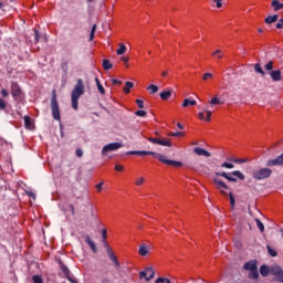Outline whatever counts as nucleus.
I'll return each instance as SVG.
<instances>
[{
    "instance_id": "1",
    "label": "nucleus",
    "mask_w": 283,
    "mask_h": 283,
    "mask_svg": "<svg viewBox=\"0 0 283 283\" xmlns=\"http://www.w3.org/2000/svg\"><path fill=\"white\" fill-rule=\"evenodd\" d=\"M127 156H153L154 158H157L159 163H164V165H168L169 167H182V164L180 161L167 159V156L149 151V150H129L126 153Z\"/></svg>"
},
{
    "instance_id": "2",
    "label": "nucleus",
    "mask_w": 283,
    "mask_h": 283,
    "mask_svg": "<svg viewBox=\"0 0 283 283\" xmlns=\"http://www.w3.org/2000/svg\"><path fill=\"white\" fill-rule=\"evenodd\" d=\"M85 94V84H83V80H77L72 93H71V103L73 109H78V98Z\"/></svg>"
},
{
    "instance_id": "3",
    "label": "nucleus",
    "mask_w": 283,
    "mask_h": 283,
    "mask_svg": "<svg viewBox=\"0 0 283 283\" xmlns=\"http://www.w3.org/2000/svg\"><path fill=\"white\" fill-rule=\"evenodd\" d=\"M216 176H221V178H226L229 182H238V179L244 180V174L240 170H233L232 172H216Z\"/></svg>"
},
{
    "instance_id": "4",
    "label": "nucleus",
    "mask_w": 283,
    "mask_h": 283,
    "mask_svg": "<svg viewBox=\"0 0 283 283\" xmlns=\"http://www.w3.org/2000/svg\"><path fill=\"white\" fill-rule=\"evenodd\" d=\"M51 112L54 120H61V111L59 109V101L56 99V91L52 92Z\"/></svg>"
},
{
    "instance_id": "5",
    "label": "nucleus",
    "mask_w": 283,
    "mask_h": 283,
    "mask_svg": "<svg viewBox=\"0 0 283 283\" xmlns=\"http://www.w3.org/2000/svg\"><path fill=\"white\" fill-rule=\"evenodd\" d=\"M273 174V170L270 168H261L253 172L254 180H264L266 178H271V175Z\"/></svg>"
},
{
    "instance_id": "6",
    "label": "nucleus",
    "mask_w": 283,
    "mask_h": 283,
    "mask_svg": "<svg viewBox=\"0 0 283 283\" xmlns=\"http://www.w3.org/2000/svg\"><path fill=\"white\" fill-rule=\"evenodd\" d=\"M140 280L145 277L146 282H149L150 280H154L156 277V272L154 271V268H146L145 271H142L139 273Z\"/></svg>"
},
{
    "instance_id": "7",
    "label": "nucleus",
    "mask_w": 283,
    "mask_h": 283,
    "mask_svg": "<svg viewBox=\"0 0 283 283\" xmlns=\"http://www.w3.org/2000/svg\"><path fill=\"white\" fill-rule=\"evenodd\" d=\"M123 147V144L116 142V143H111L108 145H105L102 149V154H109V151H116L117 149H120Z\"/></svg>"
},
{
    "instance_id": "8",
    "label": "nucleus",
    "mask_w": 283,
    "mask_h": 283,
    "mask_svg": "<svg viewBox=\"0 0 283 283\" xmlns=\"http://www.w3.org/2000/svg\"><path fill=\"white\" fill-rule=\"evenodd\" d=\"M23 94V91L21 90V86L17 82H11V95L13 96L14 101L17 98L21 97Z\"/></svg>"
},
{
    "instance_id": "9",
    "label": "nucleus",
    "mask_w": 283,
    "mask_h": 283,
    "mask_svg": "<svg viewBox=\"0 0 283 283\" xmlns=\"http://www.w3.org/2000/svg\"><path fill=\"white\" fill-rule=\"evenodd\" d=\"M272 275H274L276 282L283 283V271L280 265H272Z\"/></svg>"
},
{
    "instance_id": "10",
    "label": "nucleus",
    "mask_w": 283,
    "mask_h": 283,
    "mask_svg": "<svg viewBox=\"0 0 283 283\" xmlns=\"http://www.w3.org/2000/svg\"><path fill=\"white\" fill-rule=\"evenodd\" d=\"M266 167H283V153L274 159H269Z\"/></svg>"
},
{
    "instance_id": "11",
    "label": "nucleus",
    "mask_w": 283,
    "mask_h": 283,
    "mask_svg": "<svg viewBox=\"0 0 283 283\" xmlns=\"http://www.w3.org/2000/svg\"><path fill=\"white\" fill-rule=\"evenodd\" d=\"M213 182H214L217 189L222 193V196H227V191H224L222 189H229V186H227V184H224V181L218 179V177H213Z\"/></svg>"
},
{
    "instance_id": "12",
    "label": "nucleus",
    "mask_w": 283,
    "mask_h": 283,
    "mask_svg": "<svg viewBox=\"0 0 283 283\" xmlns=\"http://www.w3.org/2000/svg\"><path fill=\"white\" fill-rule=\"evenodd\" d=\"M111 262H114L115 264V271H117V273L120 275V277H123V273H125V270L123 268H120V262H118V258L115 256V254H113L112 256H108Z\"/></svg>"
},
{
    "instance_id": "13",
    "label": "nucleus",
    "mask_w": 283,
    "mask_h": 283,
    "mask_svg": "<svg viewBox=\"0 0 283 283\" xmlns=\"http://www.w3.org/2000/svg\"><path fill=\"white\" fill-rule=\"evenodd\" d=\"M111 262H114L115 264V271H117V273L120 275V277H123V273H125V270L123 268H120V262H118V258L115 256V254H113L112 256H108Z\"/></svg>"
},
{
    "instance_id": "14",
    "label": "nucleus",
    "mask_w": 283,
    "mask_h": 283,
    "mask_svg": "<svg viewBox=\"0 0 283 283\" xmlns=\"http://www.w3.org/2000/svg\"><path fill=\"white\" fill-rule=\"evenodd\" d=\"M260 274L263 277H269V275H273V266H269L266 264H263L260 266Z\"/></svg>"
},
{
    "instance_id": "15",
    "label": "nucleus",
    "mask_w": 283,
    "mask_h": 283,
    "mask_svg": "<svg viewBox=\"0 0 283 283\" xmlns=\"http://www.w3.org/2000/svg\"><path fill=\"white\" fill-rule=\"evenodd\" d=\"M193 154H197V156H205L206 158H211V153L205 148L195 147Z\"/></svg>"
},
{
    "instance_id": "16",
    "label": "nucleus",
    "mask_w": 283,
    "mask_h": 283,
    "mask_svg": "<svg viewBox=\"0 0 283 283\" xmlns=\"http://www.w3.org/2000/svg\"><path fill=\"white\" fill-rule=\"evenodd\" d=\"M243 269L245 271H255V269H258V261L252 260V261L244 263Z\"/></svg>"
},
{
    "instance_id": "17",
    "label": "nucleus",
    "mask_w": 283,
    "mask_h": 283,
    "mask_svg": "<svg viewBox=\"0 0 283 283\" xmlns=\"http://www.w3.org/2000/svg\"><path fill=\"white\" fill-rule=\"evenodd\" d=\"M270 76L274 82L282 81V71L280 70L271 71Z\"/></svg>"
},
{
    "instance_id": "18",
    "label": "nucleus",
    "mask_w": 283,
    "mask_h": 283,
    "mask_svg": "<svg viewBox=\"0 0 283 283\" xmlns=\"http://www.w3.org/2000/svg\"><path fill=\"white\" fill-rule=\"evenodd\" d=\"M171 94H174V92L171 90H166L163 91L159 96L161 98V101H169V98H171Z\"/></svg>"
},
{
    "instance_id": "19",
    "label": "nucleus",
    "mask_w": 283,
    "mask_h": 283,
    "mask_svg": "<svg viewBox=\"0 0 283 283\" xmlns=\"http://www.w3.org/2000/svg\"><path fill=\"white\" fill-rule=\"evenodd\" d=\"M274 12H279V10H283V3L280 2L279 0H273L271 3Z\"/></svg>"
},
{
    "instance_id": "20",
    "label": "nucleus",
    "mask_w": 283,
    "mask_h": 283,
    "mask_svg": "<svg viewBox=\"0 0 283 283\" xmlns=\"http://www.w3.org/2000/svg\"><path fill=\"white\" fill-rule=\"evenodd\" d=\"M85 242L86 244H88V247H91L93 253H96V251H98V249L96 248V243H94V241L90 238V235H86Z\"/></svg>"
},
{
    "instance_id": "21",
    "label": "nucleus",
    "mask_w": 283,
    "mask_h": 283,
    "mask_svg": "<svg viewBox=\"0 0 283 283\" xmlns=\"http://www.w3.org/2000/svg\"><path fill=\"white\" fill-rule=\"evenodd\" d=\"M138 253H139V255L145 258V255H147V253H149V247H147V244H142L139 247Z\"/></svg>"
},
{
    "instance_id": "22",
    "label": "nucleus",
    "mask_w": 283,
    "mask_h": 283,
    "mask_svg": "<svg viewBox=\"0 0 283 283\" xmlns=\"http://www.w3.org/2000/svg\"><path fill=\"white\" fill-rule=\"evenodd\" d=\"M60 269L62 273H64L65 277H70V269L63 264V262H60Z\"/></svg>"
},
{
    "instance_id": "23",
    "label": "nucleus",
    "mask_w": 283,
    "mask_h": 283,
    "mask_svg": "<svg viewBox=\"0 0 283 283\" xmlns=\"http://www.w3.org/2000/svg\"><path fill=\"white\" fill-rule=\"evenodd\" d=\"M248 277H250V280H258V277H260V272H258V268L250 271Z\"/></svg>"
},
{
    "instance_id": "24",
    "label": "nucleus",
    "mask_w": 283,
    "mask_h": 283,
    "mask_svg": "<svg viewBox=\"0 0 283 283\" xmlns=\"http://www.w3.org/2000/svg\"><path fill=\"white\" fill-rule=\"evenodd\" d=\"M189 105H198V102H196V99L189 98L184 99L182 107H189Z\"/></svg>"
},
{
    "instance_id": "25",
    "label": "nucleus",
    "mask_w": 283,
    "mask_h": 283,
    "mask_svg": "<svg viewBox=\"0 0 283 283\" xmlns=\"http://www.w3.org/2000/svg\"><path fill=\"white\" fill-rule=\"evenodd\" d=\"M277 19H279L277 14L269 15L268 18H265V23L268 24L275 23Z\"/></svg>"
},
{
    "instance_id": "26",
    "label": "nucleus",
    "mask_w": 283,
    "mask_h": 283,
    "mask_svg": "<svg viewBox=\"0 0 283 283\" xmlns=\"http://www.w3.org/2000/svg\"><path fill=\"white\" fill-rule=\"evenodd\" d=\"M95 83L99 94H105V87H103V85L101 84V80H98V77H95Z\"/></svg>"
},
{
    "instance_id": "27",
    "label": "nucleus",
    "mask_w": 283,
    "mask_h": 283,
    "mask_svg": "<svg viewBox=\"0 0 283 283\" xmlns=\"http://www.w3.org/2000/svg\"><path fill=\"white\" fill-rule=\"evenodd\" d=\"M103 69L107 72L109 70H112V67H114V65L112 63H109V60H103Z\"/></svg>"
},
{
    "instance_id": "28",
    "label": "nucleus",
    "mask_w": 283,
    "mask_h": 283,
    "mask_svg": "<svg viewBox=\"0 0 283 283\" xmlns=\"http://www.w3.org/2000/svg\"><path fill=\"white\" fill-rule=\"evenodd\" d=\"M266 250L269 255H271V258H277V251L273 250V248H271V245H266Z\"/></svg>"
},
{
    "instance_id": "29",
    "label": "nucleus",
    "mask_w": 283,
    "mask_h": 283,
    "mask_svg": "<svg viewBox=\"0 0 283 283\" xmlns=\"http://www.w3.org/2000/svg\"><path fill=\"white\" fill-rule=\"evenodd\" d=\"M136 187H143L145 185V177H138L135 179Z\"/></svg>"
},
{
    "instance_id": "30",
    "label": "nucleus",
    "mask_w": 283,
    "mask_h": 283,
    "mask_svg": "<svg viewBox=\"0 0 283 283\" xmlns=\"http://www.w3.org/2000/svg\"><path fill=\"white\" fill-rule=\"evenodd\" d=\"M148 92L150 94H156L158 93V86L157 85H154V84H150L148 87H147Z\"/></svg>"
},
{
    "instance_id": "31",
    "label": "nucleus",
    "mask_w": 283,
    "mask_h": 283,
    "mask_svg": "<svg viewBox=\"0 0 283 283\" xmlns=\"http://www.w3.org/2000/svg\"><path fill=\"white\" fill-rule=\"evenodd\" d=\"M256 227L261 233H264V223L261 222L260 219L255 218Z\"/></svg>"
},
{
    "instance_id": "32",
    "label": "nucleus",
    "mask_w": 283,
    "mask_h": 283,
    "mask_svg": "<svg viewBox=\"0 0 283 283\" xmlns=\"http://www.w3.org/2000/svg\"><path fill=\"white\" fill-rule=\"evenodd\" d=\"M126 51H127V46H125V44H119V49L116 51V54H118V56H120Z\"/></svg>"
},
{
    "instance_id": "33",
    "label": "nucleus",
    "mask_w": 283,
    "mask_h": 283,
    "mask_svg": "<svg viewBox=\"0 0 283 283\" xmlns=\"http://www.w3.org/2000/svg\"><path fill=\"white\" fill-rule=\"evenodd\" d=\"M132 87H134V84L132 82H126V86L124 87L125 94H129Z\"/></svg>"
},
{
    "instance_id": "34",
    "label": "nucleus",
    "mask_w": 283,
    "mask_h": 283,
    "mask_svg": "<svg viewBox=\"0 0 283 283\" xmlns=\"http://www.w3.org/2000/svg\"><path fill=\"white\" fill-rule=\"evenodd\" d=\"M254 72H256L258 74H261L262 76H264V70H262V66L260 64H255L254 65Z\"/></svg>"
},
{
    "instance_id": "35",
    "label": "nucleus",
    "mask_w": 283,
    "mask_h": 283,
    "mask_svg": "<svg viewBox=\"0 0 283 283\" xmlns=\"http://www.w3.org/2000/svg\"><path fill=\"white\" fill-rule=\"evenodd\" d=\"M24 125L27 128L32 127V118L30 116H24Z\"/></svg>"
},
{
    "instance_id": "36",
    "label": "nucleus",
    "mask_w": 283,
    "mask_h": 283,
    "mask_svg": "<svg viewBox=\"0 0 283 283\" xmlns=\"http://www.w3.org/2000/svg\"><path fill=\"white\" fill-rule=\"evenodd\" d=\"M32 282L33 283H43V277H41V275L35 274L32 276Z\"/></svg>"
},
{
    "instance_id": "37",
    "label": "nucleus",
    "mask_w": 283,
    "mask_h": 283,
    "mask_svg": "<svg viewBox=\"0 0 283 283\" xmlns=\"http://www.w3.org/2000/svg\"><path fill=\"white\" fill-rule=\"evenodd\" d=\"M33 31H34V43H39V41H41V33L36 29H34Z\"/></svg>"
},
{
    "instance_id": "38",
    "label": "nucleus",
    "mask_w": 283,
    "mask_h": 283,
    "mask_svg": "<svg viewBox=\"0 0 283 283\" xmlns=\"http://www.w3.org/2000/svg\"><path fill=\"white\" fill-rule=\"evenodd\" d=\"M229 197H230V206H231V209H235V197H233V193H229Z\"/></svg>"
},
{
    "instance_id": "39",
    "label": "nucleus",
    "mask_w": 283,
    "mask_h": 283,
    "mask_svg": "<svg viewBox=\"0 0 283 283\" xmlns=\"http://www.w3.org/2000/svg\"><path fill=\"white\" fill-rule=\"evenodd\" d=\"M209 103L210 105H222V102H220V98H218V96L213 97Z\"/></svg>"
},
{
    "instance_id": "40",
    "label": "nucleus",
    "mask_w": 283,
    "mask_h": 283,
    "mask_svg": "<svg viewBox=\"0 0 283 283\" xmlns=\"http://www.w3.org/2000/svg\"><path fill=\"white\" fill-rule=\"evenodd\" d=\"M161 147H171V142H167L165 139H159V144Z\"/></svg>"
},
{
    "instance_id": "41",
    "label": "nucleus",
    "mask_w": 283,
    "mask_h": 283,
    "mask_svg": "<svg viewBox=\"0 0 283 283\" xmlns=\"http://www.w3.org/2000/svg\"><path fill=\"white\" fill-rule=\"evenodd\" d=\"M94 34H96V24L92 27L88 41H94Z\"/></svg>"
},
{
    "instance_id": "42",
    "label": "nucleus",
    "mask_w": 283,
    "mask_h": 283,
    "mask_svg": "<svg viewBox=\"0 0 283 283\" xmlns=\"http://www.w3.org/2000/svg\"><path fill=\"white\" fill-rule=\"evenodd\" d=\"M212 56H218V59H222L224 55H222V50H216L212 53Z\"/></svg>"
},
{
    "instance_id": "43",
    "label": "nucleus",
    "mask_w": 283,
    "mask_h": 283,
    "mask_svg": "<svg viewBox=\"0 0 283 283\" xmlns=\"http://www.w3.org/2000/svg\"><path fill=\"white\" fill-rule=\"evenodd\" d=\"M221 167L226 168V169H233V167H235L233 164L230 163H223L221 164Z\"/></svg>"
},
{
    "instance_id": "44",
    "label": "nucleus",
    "mask_w": 283,
    "mask_h": 283,
    "mask_svg": "<svg viewBox=\"0 0 283 283\" xmlns=\"http://www.w3.org/2000/svg\"><path fill=\"white\" fill-rule=\"evenodd\" d=\"M205 112L207 114L205 120L207 123H209V120H211V116H212L213 113H211V111H209V109H206Z\"/></svg>"
},
{
    "instance_id": "45",
    "label": "nucleus",
    "mask_w": 283,
    "mask_h": 283,
    "mask_svg": "<svg viewBox=\"0 0 283 283\" xmlns=\"http://www.w3.org/2000/svg\"><path fill=\"white\" fill-rule=\"evenodd\" d=\"M135 116L145 117V116H147V112L146 111H136Z\"/></svg>"
},
{
    "instance_id": "46",
    "label": "nucleus",
    "mask_w": 283,
    "mask_h": 283,
    "mask_svg": "<svg viewBox=\"0 0 283 283\" xmlns=\"http://www.w3.org/2000/svg\"><path fill=\"white\" fill-rule=\"evenodd\" d=\"M136 105L139 109H143L145 107V102L143 99H136Z\"/></svg>"
},
{
    "instance_id": "47",
    "label": "nucleus",
    "mask_w": 283,
    "mask_h": 283,
    "mask_svg": "<svg viewBox=\"0 0 283 283\" xmlns=\"http://www.w3.org/2000/svg\"><path fill=\"white\" fill-rule=\"evenodd\" d=\"M265 70H268V72H271L273 70V61H270L265 64Z\"/></svg>"
},
{
    "instance_id": "48",
    "label": "nucleus",
    "mask_w": 283,
    "mask_h": 283,
    "mask_svg": "<svg viewBox=\"0 0 283 283\" xmlns=\"http://www.w3.org/2000/svg\"><path fill=\"white\" fill-rule=\"evenodd\" d=\"M105 185V182H99V184H97L96 186H95V188H96V190H97V192L98 193H101V191H103V186Z\"/></svg>"
},
{
    "instance_id": "49",
    "label": "nucleus",
    "mask_w": 283,
    "mask_h": 283,
    "mask_svg": "<svg viewBox=\"0 0 283 283\" xmlns=\"http://www.w3.org/2000/svg\"><path fill=\"white\" fill-rule=\"evenodd\" d=\"M209 78H213V74H211V73L203 74V76H202L203 81H209Z\"/></svg>"
},
{
    "instance_id": "50",
    "label": "nucleus",
    "mask_w": 283,
    "mask_h": 283,
    "mask_svg": "<svg viewBox=\"0 0 283 283\" xmlns=\"http://www.w3.org/2000/svg\"><path fill=\"white\" fill-rule=\"evenodd\" d=\"M159 140H160V139L154 138V137H149V138H148V142H149V143H153L154 145H158V144H159Z\"/></svg>"
},
{
    "instance_id": "51",
    "label": "nucleus",
    "mask_w": 283,
    "mask_h": 283,
    "mask_svg": "<svg viewBox=\"0 0 283 283\" xmlns=\"http://www.w3.org/2000/svg\"><path fill=\"white\" fill-rule=\"evenodd\" d=\"M75 154H76L77 158H83V149L77 148V149L75 150Z\"/></svg>"
},
{
    "instance_id": "52",
    "label": "nucleus",
    "mask_w": 283,
    "mask_h": 283,
    "mask_svg": "<svg viewBox=\"0 0 283 283\" xmlns=\"http://www.w3.org/2000/svg\"><path fill=\"white\" fill-rule=\"evenodd\" d=\"M232 163H237L238 165L242 163H249V159H233Z\"/></svg>"
},
{
    "instance_id": "53",
    "label": "nucleus",
    "mask_w": 283,
    "mask_h": 283,
    "mask_svg": "<svg viewBox=\"0 0 283 283\" xmlns=\"http://www.w3.org/2000/svg\"><path fill=\"white\" fill-rule=\"evenodd\" d=\"M283 28V19H280L279 22L276 23V30H282Z\"/></svg>"
},
{
    "instance_id": "54",
    "label": "nucleus",
    "mask_w": 283,
    "mask_h": 283,
    "mask_svg": "<svg viewBox=\"0 0 283 283\" xmlns=\"http://www.w3.org/2000/svg\"><path fill=\"white\" fill-rule=\"evenodd\" d=\"M6 107H7L6 101H3V99L0 97V109H6Z\"/></svg>"
},
{
    "instance_id": "55",
    "label": "nucleus",
    "mask_w": 283,
    "mask_h": 283,
    "mask_svg": "<svg viewBox=\"0 0 283 283\" xmlns=\"http://www.w3.org/2000/svg\"><path fill=\"white\" fill-rule=\"evenodd\" d=\"M1 95H2L3 98H8L9 93H8V91L6 88H2L1 90Z\"/></svg>"
},
{
    "instance_id": "56",
    "label": "nucleus",
    "mask_w": 283,
    "mask_h": 283,
    "mask_svg": "<svg viewBox=\"0 0 283 283\" xmlns=\"http://www.w3.org/2000/svg\"><path fill=\"white\" fill-rule=\"evenodd\" d=\"M169 136H185V133H182V132H175V133H170Z\"/></svg>"
},
{
    "instance_id": "57",
    "label": "nucleus",
    "mask_w": 283,
    "mask_h": 283,
    "mask_svg": "<svg viewBox=\"0 0 283 283\" xmlns=\"http://www.w3.org/2000/svg\"><path fill=\"white\" fill-rule=\"evenodd\" d=\"M213 3H216L217 8H222V0H213Z\"/></svg>"
},
{
    "instance_id": "58",
    "label": "nucleus",
    "mask_w": 283,
    "mask_h": 283,
    "mask_svg": "<svg viewBox=\"0 0 283 283\" xmlns=\"http://www.w3.org/2000/svg\"><path fill=\"white\" fill-rule=\"evenodd\" d=\"M102 238H103V240H107V230L106 229L102 230Z\"/></svg>"
},
{
    "instance_id": "59",
    "label": "nucleus",
    "mask_w": 283,
    "mask_h": 283,
    "mask_svg": "<svg viewBox=\"0 0 283 283\" xmlns=\"http://www.w3.org/2000/svg\"><path fill=\"white\" fill-rule=\"evenodd\" d=\"M198 118H199V120H205V113L203 112H200V113H198Z\"/></svg>"
},
{
    "instance_id": "60",
    "label": "nucleus",
    "mask_w": 283,
    "mask_h": 283,
    "mask_svg": "<svg viewBox=\"0 0 283 283\" xmlns=\"http://www.w3.org/2000/svg\"><path fill=\"white\" fill-rule=\"evenodd\" d=\"M106 251H107L108 258H112V255H114V250H112V248H108V250Z\"/></svg>"
},
{
    "instance_id": "61",
    "label": "nucleus",
    "mask_w": 283,
    "mask_h": 283,
    "mask_svg": "<svg viewBox=\"0 0 283 283\" xmlns=\"http://www.w3.org/2000/svg\"><path fill=\"white\" fill-rule=\"evenodd\" d=\"M123 169H124L123 165H116L115 166L116 171H123Z\"/></svg>"
},
{
    "instance_id": "62",
    "label": "nucleus",
    "mask_w": 283,
    "mask_h": 283,
    "mask_svg": "<svg viewBox=\"0 0 283 283\" xmlns=\"http://www.w3.org/2000/svg\"><path fill=\"white\" fill-rule=\"evenodd\" d=\"M165 277H158L156 279L155 283H165Z\"/></svg>"
},
{
    "instance_id": "63",
    "label": "nucleus",
    "mask_w": 283,
    "mask_h": 283,
    "mask_svg": "<svg viewBox=\"0 0 283 283\" xmlns=\"http://www.w3.org/2000/svg\"><path fill=\"white\" fill-rule=\"evenodd\" d=\"M61 67H62V70H64V72H67V67H69L67 62L62 63Z\"/></svg>"
},
{
    "instance_id": "64",
    "label": "nucleus",
    "mask_w": 283,
    "mask_h": 283,
    "mask_svg": "<svg viewBox=\"0 0 283 283\" xmlns=\"http://www.w3.org/2000/svg\"><path fill=\"white\" fill-rule=\"evenodd\" d=\"M69 280V282L71 283H78V281H76V279H72V276L69 275V277H66Z\"/></svg>"
}]
</instances>
